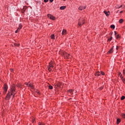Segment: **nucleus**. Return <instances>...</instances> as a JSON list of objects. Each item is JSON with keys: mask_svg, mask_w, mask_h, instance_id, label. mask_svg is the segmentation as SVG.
<instances>
[{"mask_svg": "<svg viewBox=\"0 0 125 125\" xmlns=\"http://www.w3.org/2000/svg\"><path fill=\"white\" fill-rule=\"evenodd\" d=\"M15 94H16V88L15 84H13L11 86L10 91H9L6 97V100H9L10 97H11V95H13V97H14Z\"/></svg>", "mask_w": 125, "mask_h": 125, "instance_id": "obj_1", "label": "nucleus"}, {"mask_svg": "<svg viewBox=\"0 0 125 125\" xmlns=\"http://www.w3.org/2000/svg\"><path fill=\"white\" fill-rule=\"evenodd\" d=\"M52 68H53V65H52V63L50 62L49 63V66L48 67V70L49 72H50L51 71V70H52Z\"/></svg>", "mask_w": 125, "mask_h": 125, "instance_id": "obj_2", "label": "nucleus"}, {"mask_svg": "<svg viewBox=\"0 0 125 125\" xmlns=\"http://www.w3.org/2000/svg\"><path fill=\"white\" fill-rule=\"evenodd\" d=\"M48 17L51 19V20H55V17H54L53 16L50 15V14H48Z\"/></svg>", "mask_w": 125, "mask_h": 125, "instance_id": "obj_3", "label": "nucleus"}, {"mask_svg": "<svg viewBox=\"0 0 125 125\" xmlns=\"http://www.w3.org/2000/svg\"><path fill=\"white\" fill-rule=\"evenodd\" d=\"M114 49V46H113L111 49H110L108 52H107V54H111V53H113V51Z\"/></svg>", "mask_w": 125, "mask_h": 125, "instance_id": "obj_4", "label": "nucleus"}, {"mask_svg": "<svg viewBox=\"0 0 125 125\" xmlns=\"http://www.w3.org/2000/svg\"><path fill=\"white\" fill-rule=\"evenodd\" d=\"M7 85L6 84H4V93H6V91H7Z\"/></svg>", "mask_w": 125, "mask_h": 125, "instance_id": "obj_5", "label": "nucleus"}, {"mask_svg": "<svg viewBox=\"0 0 125 125\" xmlns=\"http://www.w3.org/2000/svg\"><path fill=\"white\" fill-rule=\"evenodd\" d=\"M85 8H86V6H80L79 7L78 9L79 10H83V9H85Z\"/></svg>", "mask_w": 125, "mask_h": 125, "instance_id": "obj_6", "label": "nucleus"}, {"mask_svg": "<svg viewBox=\"0 0 125 125\" xmlns=\"http://www.w3.org/2000/svg\"><path fill=\"white\" fill-rule=\"evenodd\" d=\"M83 24H84V21H83L82 22H81V21H79L78 22L79 26H82V25H83Z\"/></svg>", "mask_w": 125, "mask_h": 125, "instance_id": "obj_7", "label": "nucleus"}, {"mask_svg": "<svg viewBox=\"0 0 125 125\" xmlns=\"http://www.w3.org/2000/svg\"><path fill=\"white\" fill-rule=\"evenodd\" d=\"M119 76L120 77H121V79L122 80L123 82H124V83H125V79H124V77H123V76H122V74L121 73H119Z\"/></svg>", "mask_w": 125, "mask_h": 125, "instance_id": "obj_8", "label": "nucleus"}, {"mask_svg": "<svg viewBox=\"0 0 125 125\" xmlns=\"http://www.w3.org/2000/svg\"><path fill=\"white\" fill-rule=\"evenodd\" d=\"M101 75V71H98L95 74V76H99Z\"/></svg>", "mask_w": 125, "mask_h": 125, "instance_id": "obj_9", "label": "nucleus"}, {"mask_svg": "<svg viewBox=\"0 0 125 125\" xmlns=\"http://www.w3.org/2000/svg\"><path fill=\"white\" fill-rule=\"evenodd\" d=\"M104 14H105L106 16H109L110 15V11L107 12L106 11H104Z\"/></svg>", "mask_w": 125, "mask_h": 125, "instance_id": "obj_10", "label": "nucleus"}, {"mask_svg": "<svg viewBox=\"0 0 125 125\" xmlns=\"http://www.w3.org/2000/svg\"><path fill=\"white\" fill-rule=\"evenodd\" d=\"M67 34V31L65 29H63L62 31V35H65Z\"/></svg>", "mask_w": 125, "mask_h": 125, "instance_id": "obj_11", "label": "nucleus"}, {"mask_svg": "<svg viewBox=\"0 0 125 125\" xmlns=\"http://www.w3.org/2000/svg\"><path fill=\"white\" fill-rule=\"evenodd\" d=\"M64 56H66V57L67 58H70V54H68L67 53H64Z\"/></svg>", "mask_w": 125, "mask_h": 125, "instance_id": "obj_12", "label": "nucleus"}, {"mask_svg": "<svg viewBox=\"0 0 125 125\" xmlns=\"http://www.w3.org/2000/svg\"><path fill=\"white\" fill-rule=\"evenodd\" d=\"M65 8H66V6H61L60 8V9H61V10H64V9H65Z\"/></svg>", "mask_w": 125, "mask_h": 125, "instance_id": "obj_13", "label": "nucleus"}, {"mask_svg": "<svg viewBox=\"0 0 125 125\" xmlns=\"http://www.w3.org/2000/svg\"><path fill=\"white\" fill-rule=\"evenodd\" d=\"M51 38L52 40H55V36H54V34L52 35Z\"/></svg>", "mask_w": 125, "mask_h": 125, "instance_id": "obj_14", "label": "nucleus"}, {"mask_svg": "<svg viewBox=\"0 0 125 125\" xmlns=\"http://www.w3.org/2000/svg\"><path fill=\"white\" fill-rule=\"evenodd\" d=\"M28 86H29V87H31V88H32V89L34 88V86L32 84H29L28 85Z\"/></svg>", "mask_w": 125, "mask_h": 125, "instance_id": "obj_15", "label": "nucleus"}, {"mask_svg": "<svg viewBox=\"0 0 125 125\" xmlns=\"http://www.w3.org/2000/svg\"><path fill=\"white\" fill-rule=\"evenodd\" d=\"M14 45H15V46L18 47V46H19L20 45V44L17 43H14Z\"/></svg>", "mask_w": 125, "mask_h": 125, "instance_id": "obj_16", "label": "nucleus"}, {"mask_svg": "<svg viewBox=\"0 0 125 125\" xmlns=\"http://www.w3.org/2000/svg\"><path fill=\"white\" fill-rule=\"evenodd\" d=\"M117 125H119L120 123H121V120L120 119H117Z\"/></svg>", "mask_w": 125, "mask_h": 125, "instance_id": "obj_17", "label": "nucleus"}, {"mask_svg": "<svg viewBox=\"0 0 125 125\" xmlns=\"http://www.w3.org/2000/svg\"><path fill=\"white\" fill-rule=\"evenodd\" d=\"M123 22H124V20L123 19H120L119 20V23H120L121 24H122V23H123Z\"/></svg>", "mask_w": 125, "mask_h": 125, "instance_id": "obj_18", "label": "nucleus"}, {"mask_svg": "<svg viewBox=\"0 0 125 125\" xmlns=\"http://www.w3.org/2000/svg\"><path fill=\"white\" fill-rule=\"evenodd\" d=\"M110 28H111V29H114L115 28V25H111L110 26Z\"/></svg>", "mask_w": 125, "mask_h": 125, "instance_id": "obj_19", "label": "nucleus"}, {"mask_svg": "<svg viewBox=\"0 0 125 125\" xmlns=\"http://www.w3.org/2000/svg\"><path fill=\"white\" fill-rule=\"evenodd\" d=\"M18 28L20 29V30H21V29H22V25L19 24V27Z\"/></svg>", "mask_w": 125, "mask_h": 125, "instance_id": "obj_20", "label": "nucleus"}, {"mask_svg": "<svg viewBox=\"0 0 125 125\" xmlns=\"http://www.w3.org/2000/svg\"><path fill=\"white\" fill-rule=\"evenodd\" d=\"M101 75H102V76H104L105 75V73L103 71H101Z\"/></svg>", "mask_w": 125, "mask_h": 125, "instance_id": "obj_21", "label": "nucleus"}, {"mask_svg": "<svg viewBox=\"0 0 125 125\" xmlns=\"http://www.w3.org/2000/svg\"><path fill=\"white\" fill-rule=\"evenodd\" d=\"M125 98V97L124 96H123L121 98V100H124Z\"/></svg>", "mask_w": 125, "mask_h": 125, "instance_id": "obj_22", "label": "nucleus"}, {"mask_svg": "<svg viewBox=\"0 0 125 125\" xmlns=\"http://www.w3.org/2000/svg\"><path fill=\"white\" fill-rule=\"evenodd\" d=\"M113 39V37H110V38H108V41H109V42H111V40H112Z\"/></svg>", "mask_w": 125, "mask_h": 125, "instance_id": "obj_23", "label": "nucleus"}, {"mask_svg": "<svg viewBox=\"0 0 125 125\" xmlns=\"http://www.w3.org/2000/svg\"><path fill=\"white\" fill-rule=\"evenodd\" d=\"M115 37L116 39H119V38H120V35L119 34H117Z\"/></svg>", "mask_w": 125, "mask_h": 125, "instance_id": "obj_24", "label": "nucleus"}, {"mask_svg": "<svg viewBox=\"0 0 125 125\" xmlns=\"http://www.w3.org/2000/svg\"><path fill=\"white\" fill-rule=\"evenodd\" d=\"M49 89H52L53 88V87H52V86H51V85H49Z\"/></svg>", "mask_w": 125, "mask_h": 125, "instance_id": "obj_25", "label": "nucleus"}, {"mask_svg": "<svg viewBox=\"0 0 125 125\" xmlns=\"http://www.w3.org/2000/svg\"><path fill=\"white\" fill-rule=\"evenodd\" d=\"M122 116V118H123V119H125V113L123 114Z\"/></svg>", "mask_w": 125, "mask_h": 125, "instance_id": "obj_26", "label": "nucleus"}, {"mask_svg": "<svg viewBox=\"0 0 125 125\" xmlns=\"http://www.w3.org/2000/svg\"><path fill=\"white\" fill-rule=\"evenodd\" d=\"M124 7V5H121L120 6L117 7V8H122V7Z\"/></svg>", "mask_w": 125, "mask_h": 125, "instance_id": "obj_27", "label": "nucleus"}, {"mask_svg": "<svg viewBox=\"0 0 125 125\" xmlns=\"http://www.w3.org/2000/svg\"><path fill=\"white\" fill-rule=\"evenodd\" d=\"M39 125H44V124H43V123H39Z\"/></svg>", "mask_w": 125, "mask_h": 125, "instance_id": "obj_28", "label": "nucleus"}, {"mask_svg": "<svg viewBox=\"0 0 125 125\" xmlns=\"http://www.w3.org/2000/svg\"><path fill=\"white\" fill-rule=\"evenodd\" d=\"M23 10H26V6H24L22 9Z\"/></svg>", "mask_w": 125, "mask_h": 125, "instance_id": "obj_29", "label": "nucleus"}, {"mask_svg": "<svg viewBox=\"0 0 125 125\" xmlns=\"http://www.w3.org/2000/svg\"><path fill=\"white\" fill-rule=\"evenodd\" d=\"M21 12H22V13H24V12H25V10H23V9H22V10H21Z\"/></svg>", "mask_w": 125, "mask_h": 125, "instance_id": "obj_30", "label": "nucleus"}, {"mask_svg": "<svg viewBox=\"0 0 125 125\" xmlns=\"http://www.w3.org/2000/svg\"><path fill=\"white\" fill-rule=\"evenodd\" d=\"M17 31L18 32H20V28H18L17 30Z\"/></svg>", "mask_w": 125, "mask_h": 125, "instance_id": "obj_31", "label": "nucleus"}, {"mask_svg": "<svg viewBox=\"0 0 125 125\" xmlns=\"http://www.w3.org/2000/svg\"><path fill=\"white\" fill-rule=\"evenodd\" d=\"M48 1V0H44V2H47Z\"/></svg>", "mask_w": 125, "mask_h": 125, "instance_id": "obj_32", "label": "nucleus"}, {"mask_svg": "<svg viewBox=\"0 0 125 125\" xmlns=\"http://www.w3.org/2000/svg\"><path fill=\"white\" fill-rule=\"evenodd\" d=\"M123 75H125V70H123Z\"/></svg>", "mask_w": 125, "mask_h": 125, "instance_id": "obj_33", "label": "nucleus"}, {"mask_svg": "<svg viewBox=\"0 0 125 125\" xmlns=\"http://www.w3.org/2000/svg\"><path fill=\"white\" fill-rule=\"evenodd\" d=\"M69 92H70V93L73 92V90H70L69 91Z\"/></svg>", "mask_w": 125, "mask_h": 125, "instance_id": "obj_34", "label": "nucleus"}, {"mask_svg": "<svg viewBox=\"0 0 125 125\" xmlns=\"http://www.w3.org/2000/svg\"><path fill=\"white\" fill-rule=\"evenodd\" d=\"M114 33H115V36L118 35V34H117V32L115 31Z\"/></svg>", "mask_w": 125, "mask_h": 125, "instance_id": "obj_35", "label": "nucleus"}, {"mask_svg": "<svg viewBox=\"0 0 125 125\" xmlns=\"http://www.w3.org/2000/svg\"><path fill=\"white\" fill-rule=\"evenodd\" d=\"M54 0H49L50 2H52Z\"/></svg>", "mask_w": 125, "mask_h": 125, "instance_id": "obj_36", "label": "nucleus"}, {"mask_svg": "<svg viewBox=\"0 0 125 125\" xmlns=\"http://www.w3.org/2000/svg\"><path fill=\"white\" fill-rule=\"evenodd\" d=\"M118 48H119V47H118V46H117V47H116L117 50H118Z\"/></svg>", "mask_w": 125, "mask_h": 125, "instance_id": "obj_37", "label": "nucleus"}, {"mask_svg": "<svg viewBox=\"0 0 125 125\" xmlns=\"http://www.w3.org/2000/svg\"><path fill=\"white\" fill-rule=\"evenodd\" d=\"M123 8H125V5H123Z\"/></svg>", "mask_w": 125, "mask_h": 125, "instance_id": "obj_38", "label": "nucleus"}, {"mask_svg": "<svg viewBox=\"0 0 125 125\" xmlns=\"http://www.w3.org/2000/svg\"><path fill=\"white\" fill-rule=\"evenodd\" d=\"M123 11H120V13H123Z\"/></svg>", "mask_w": 125, "mask_h": 125, "instance_id": "obj_39", "label": "nucleus"}, {"mask_svg": "<svg viewBox=\"0 0 125 125\" xmlns=\"http://www.w3.org/2000/svg\"><path fill=\"white\" fill-rule=\"evenodd\" d=\"M19 32V31H18V30H16V31H15V33H18Z\"/></svg>", "mask_w": 125, "mask_h": 125, "instance_id": "obj_40", "label": "nucleus"}, {"mask_svg": "<svg viewBox=\"0 0 125 125\" xmlns=\"http://www.w3.org/2000/svg\"><path fill=\"white\" fill-rule=\"evenodd\" d=\"M64 1L66 0H63Z\"/></svg>", "mask_w": 125, "mask_h": 125, "instance_id": "obj_41", "label": "nucleus"}]
</instances>
